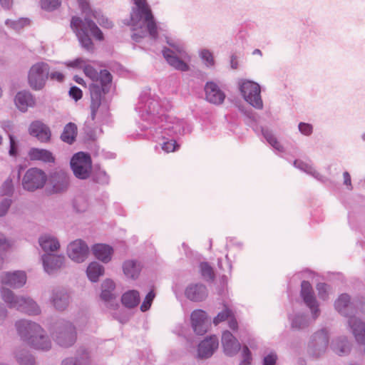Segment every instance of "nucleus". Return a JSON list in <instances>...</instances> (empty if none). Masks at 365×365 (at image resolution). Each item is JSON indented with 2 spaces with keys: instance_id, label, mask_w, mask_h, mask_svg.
Returning <instances> with one entry per match:
<instances>
[{
  "instance_id": "nucleus-44",
  "label": "nucleus",
  "mask_w": 365,
  "mask_h": 365,
  "mask_svg": "<svg viewBox=\"0 0 365 365\" xmlns=\"http://www.w3.org/2000/svg\"><path fill=\"white\" fill-rule=\"evenodd\" d=\"M202 276L207 280H213L215 274L212 267L207 262H202L200 265Z\"/></svg>"
},
{
  "instance_id": "nucleus-54",
  "label": "nucleus",
  "mask_w": 365,
  "mask_h": 365,
  "mask_svg": "<svg viewBox=\"0 0 365 365\" xmlns=\"http://www.w3.org/2000/svg\"><path fill=\"white\" fill-rule=\"evenodd\" d=\"M294 165L296 168H298L300 170H304L306 173H310V174L314 175L315 172H314V173L312 172V170H313L312 168L301 160H294Z\"/></svg>"
},
{
  "instance_id": "nucleus-38",
  "label": "nucleus",
  "mask_w": 365,
  "mask_h": 365,
  "mask_svg": "<svg viewBox=\"0 0 365 365\" xmlns=\"http://www.w3.org/2000/svg\"><path fill=\"white\" fill-rule=\"evenodd\" d=\"M123 304L128 308H133L140 302V294L138 291L130 290L123 294L121 297Z\"/></svg>"
},
{
  "instance_id": "nucleus-55",
  "label": "nucleus",
  "mask_w": 365,
  "mask_h": 365,
  "mask_svg": "<svg viewBox=\"0 0 365 365\" xmlns=\"http://www.w3.org/2000/svg\"><path fill=\"white\" fill-rule=\"evenodd\" d=\"M101 298L106 302L112 303L113 300L115 299V296L113 293V291L108 290V289H102Z\"/></svg>"
},
{
  "instance_id": "nucleus-18",
  "label": "nucleus",
  "mask_w": 365,
  "mask_h": 365,
  "mask_svg": "<svg viewBox=\"0 0 365 365\" xmlns=\"http://www.w3.org/2000/svg\"><path fill=\"white\" fill-rule=\"evenodd\" d=\"M191 324L194 331L198 335L205 334L208 328L207 313L202 309L194 310L190 316Z\"/></svg>"
},
{
  "instance_id": "nucleus-21",
  "label": "nucleus",
  "mask_w": 365,
  "mask_h": 365,
  "mask_svg": "<svg viewBox=\"0 0 365 365\" xmlns=\"http://www.w3.org/2000/svg\"><path fill=\"white\" fill-rule=\"evenodd\" d=\"M222 345L224 353L229 356L236 355L241 349L240 343L229 331L222 333Z\"/></svg>"
},
{
  "instance_id": "nucleus-59",
  "label": "nucleus",
  "mask_w": 365,
  "mask_h": 365,
  "mask_svg": "<svg viewBox=\"0 0 365 365\" xmlns=\"http://www.w3.org/2000/svg\"><path fill=\"white\" fill-rule=\"evenodd\" d=\"M69 96L75 101H78L82 98V91L77 86H72L69 90Z\"/></svg>"
},
{
  "instance_id": "nucleus-50",
  "label": "nucleus",
  "mask_w": 365,
  "mask_h": 365,
  "mask_svg": "<svg viewBox=\"0 0 365 365\" xmlns=\"http://www.w3.org/2000/svg\"><path fill=\"white\" fill-rule=\"evenodd\" d=\"M242 361L240 365H251L252 354L247 346L245 345L242 351Z\"/></svg>"
},
{
  "instance_id": "nucleus-39",
  "label": "nucleus",
  "mask_w": 365,
  "mask_h": 365,
  "mask_svg": "<svg viewBox=\"0 0 365 365\" xmlns=\"http://www.w3.org/2000/svg\"><path fill=\"white\" fill-rule=\"evenodd\" d=\"M123 269L125 275L131 279L137 278L140 272V264L134 260L125 261L123 263Z\"/></svg>"
},
{
  "instance_id": "nucleus-43",
  "label": "nucleus",
  "mask_w": 365,
  "mask_h": 365,
  "mask_svg": "<svg viewBox=\"0 0 365 365\" xmlns=\"http://www.w3.org/2000/svg\"><path fill=\"white\" fill-rule=\"evenodd\" d=\"M74 209L78 212H83L88 208V201L84 196L79 195L73 201Z\"/></svg>"
},
{
  "instance_id": "nucleus-5",
  "label": "nucleus",
  "mask_w": 365,
  "mask_h": 365,
  "mask_svg": "<svg viewBox=\"0 0 365 365\" xmlns=\"http://www.w3.org/2000/svg\"><path fill=\"white\" fill-rule=\"evenodd\" d=\"M141 103H143V106L141 107L143 113V118L145 120L150 121L155 124L163 123V119H167V115L165 111L171 108L172 106L170 103H167L166 106H163L160 104L158 99L153 97H145L141 98Z\"/></svg>"
},
{
  "instance_id": "nucleus-56",
  "label": "nucleus",
  "mask_w": 365,
  "mask_h": 365,
  "mask_svg": "<svg viewBox=\"0 0 365 365\" xmlns=\"http://www.w3.org/2000/svg\"><path fill=\"white\" fill-rule=\"evenodd\" d=\"M11 200L5 198L0 202V217L4 216L11 205Z\"/></svg>"
},
{
  "instance_id": "nucleus-31",
  "label": "nucleus",
  "mask_w": 365,
  "mask_h": 365,
  "mask_svg": "<svg viewBox=\"0 0 365 365\" xmlns=\"http://www.w3.org/2000/svg\"><path fill=\"white\" fill-rule=\"evenodd\" d=\"M28 155L31 160H40L46 163L55 162L53 153L46 149L32 148L29 150Z\"/></svg>"
},
{
  "instance_id": "nucleus-36",
  "label": "nucleus",
  "mask_w": 365,
  "mask_h": 365,
  "mask_svg": "<svg viewBox=\"0 0 365 365\" xmlns=\"http://www.w3.org/2000/svg\"><path fill=\"white\" fill-rule=\"evenodd\" d=\"M291 328L294 330H302L309 327V322L307 316L302 314H296L289 316Z\"/></svg>"
},
{
  "instance_id": "nucleus-46",
  "label": "nucleus",
  "mask_w": 365,
  "mask_h": 365,
  "mask_svg": "<svg viewBox=\"0 0 365 365\" xmlns=\"http://www.w3.org/2000/svg\"><path fill=\"white\" fill-rule=\"evenodd\" d=\"M14 192V185L12 180L9 178H7L1 187H0V194L1 195H8L11 196Z\"/></svg>"
},
{
  "instance_id": "nucleus-3",
  "label": "nucleus",
  "mask_w": 365,
  "mask_h": 365,
  "mask_svg": "<svg viewBox=\"0 0 365 365\" xmlns=\"http://www.w3.org/2000/svg\"><path fill=\"white\" fill-rule=\"evenodd\" d=\"M136 8H133L130 14L131 25L135 27L139 26L141 29L146 24L147 30H142L132 35V39L139 42L146 36L147 31L152 38L158 37L157 25L154 21L151 10L145 0H134Z\"/></svg>"
},
{
  "instance_id": "nucleus-29",
  "label": "nucleus",
  "mask_w": 365,
  "mask_h": 365,
  "mask_svg": "<svg viewBox=\"0 0 365 365\" xmlns=\"http://www.w3.org/2000/svg\"><path fill=\"white\" fill-rule=\"evenodd\" d=\"M91 251L96 259L104 263L109 262L113 254V247L106 244H96Z\"/></svg>"
},
{
  "instance_id": "nucleus-24",
  "label": "nucleus",
  "mask_w": 365,
  "mask_h": 365,
  "mask_svg": "<svg viewBox=\"0 0 365 365\" xmlns=\"http://www.w3.org/2000/svg\"><path fill=\"white\" fill-rule=\"evenodd\" d=\"M351 298L347 294H341L335 301L334 307L339 313L346 317H352L356 312Z\"/></svg>"
},
{
  "instance_id": "nucleus-14",
  "label": "nucleus",
  "mask_w": 365,
  "mask_h": 365,
  "mask_svg": "<svg viewBox=\"0 0 365 365\" xmlns=\"http://www.w3.org/2000/svg\"><path fill=\"white\" fill-rule=\"evenodd\" d=\"M28 132L29 135L36 138L42 143H48L51 139V130L49 126L41 120H34L29 125Z\"/></svg>"
},
{
  "instance_id": "nucleus-63",
  "label": "nucleus",
  "mask_w": 365,
  "mask_h": 365,
  "mask_svg": "<svg viewBox=\"0 0 365 365\" xmlns=\"http://www.w3.org/2000/svg\"><path fill=\"white\" fill-rule=\"evenodd\" d=\"M228 325L229 327L233 331L237 330L238 328V323L235 317L234 312L232 313V316L230 317L228 319Z\"/></svg>"
},
{
  "instance_id": "nucleus-8",
  "label": "nucleus",
  "mask_w": 365,
  "mask_h": 365,
  "mask_svg": "<svg viewBox=\"0 0 365 365\" xmlns=\"http://www.w3.org/2000/svg\"><path fill=\"white\" fill-rule=\"evenodd\" d=\"M54 341L62 347H69L74 344L77 338L75 326L68 321H60L52 333Z\"/></svg>"
},
{
  "instance_id": "nucleus-40",
  "label": "nucleus",
  "mask_w": 365,
  "mask_h": 365,
  "mask_svg": "<svg viewBox=\"0 0 365 365\" xmlns=\"http://www.w3.org/2000/svg\"><path fill=\"white\" fill-rule=\"evenodd\" d=\"M86 273L88 279L91 282H96L98 280L99 277L104 274V267L98 262H93L88 265Z\"/></svg>"
},
{
  "instance_id": "nucleus-37",
  "label": "nucleus",
  "mask_w": 365,
  "mask_h": 365,
  "mask_svg": "<svg viewBox=\"0 0 365 365\" xmlns=\"http://www.w3.org/2000/svg\"><path fill=\"white\" fill-rule=\"evenodd\" d=\"M38 242L41 247L45 252L56 251L60 247L58 241L49 235L41 236Z\"/></svg>"
},
{
  "instance_id": "nucleus-32",
  "label": "nucleus",
  "mask_w": 365,
  "mask_h": 365,
  "mask_svg": "<svg viewBox=\"0 0 365 365\" xmlns=\"http://www.w3.org/2000/svg\"><path fill=\"white\" fill-rule=\"evenodd\" d=\"M62 365H91L89 354L85 349H80L76 357L64 359Z\"/></svg>"
},
{
  "instance_id": "nucleus-17",
  "label": "nucleus",
  "mask_w": 365,
  "mask_h": 365,
  "mask_svg": "<svg viewBox=\"0 0 365 365\" xmlns=\"http://www.w3.org/2000/svg\"><path fill=\"white\" fill-rule=\"evenodd\" d=\"M163 122L160 128L166 135L173 137L185 133V122L182 120L167 115V119H163Z\"/></svg>"
},
{
  "instance_id": "nucleus-53",
  "label": "nucleus",
  "mask_w": 365,
  "mask_h": 365,
  "mask_svg": "<svg viewBox=\"0 0 365 365\" xmlns=\"http://www.w3.org/2000/svg\"><path fill=\"white\" fill-rule=\"evenodd\" d=\"M327 287L328 285L326 283H319L317 285L319 297L323 300L327 299L328 297Z\"/></svg>"
},
{
  "instance_id": "nucleus-57",
  "label": "nucleus",
  "mask_w": 365,
  "mask_h": 365,
  "mask_svg": "<svg viewBox=\"0 0 365 365\" xmlns=\"http://www.w3.org/2000/svg\"><path fill=\"white\" fill-rule=\"evenodd\" d=\"M9 153L11 156H16L17 155V144L14 137L11 134H9Z\"/></svg>"
},
{
  "instance_id": "nucleus-10",
  "label": "nucleus",
  "mask_w": 365,
  "mask_h": 365,
  "mask_svg": "<svg viewBox=\"0 0 365 365\" xmlns=\"http://www.w3.org/2000/svg\"><path fill=\"white\" fill-rule=\"evenodd\" d=\"M240 91L244 99L257 109L263 108V103L260 96V86L258 83L245 81L240 85Z\"/></svg>"
},
{
  "instance_id": "nucleus-48",
  "label": "nucleus",
  "mask_w": 365,
  "mask_h": 365,
  "mask_svg": "<svg viewBox=\"0 0 365 365\" xmlns=\"http://www.w3.org/2000/svg\"><path fill=\"white\" fill-rule=\"evenodd\" d=\"M155 295L153 291H150L148 293L140 306V310L142 312H146L150 308L151 304L155 298Z\"/></svg>"
},
{
  "instance_id": "nucleus-45",
  "label": "nucleus",
  "mask_w": 365,
  "mask_h": 365,
  "mask_svg": "<svg viewBox=\"0 0 365 365\" xmlns=\"http://www.w3.org/2000/svg\"><path fill=\"white\" fill-rule=\"evenodd\" d=\"M233 312L227 307H225V309L219 312L217 315L213 319V324L217 325L220 322H222L229 319L232 316Z\"/></svg>"
},
{
  "instance_id": "nucleus-33",
  "label": "nucleus",
  "mask_w": 365,
  "mask_h": 365,
  "mask_svg": "<svg viewBox=\"0 0 365 365\" xmlns=\"http://www.w3.org/2000/svg\"><path fill=\"white\" fill-rule=\"evenodd\" d=\"M331 349L339 356L346 355L351 351V344L346 337L341 336L332 341Z\"/></svg>"
},
{
  "instance_id": "nucleus-62",
  "label": "nucleus",
  "mask_w": 365,
  "mask_h": 365,
  "mask_svg": "<svg viewBox=\"0 0 365 365\" xmlns=\"http://www.w3.org/2000/svg\"><path fill=\"white\" fill-rule=\"evenodd\" d=\"M49 78L52 81H56L59 83H62L65 79V76L58 71H49Z\"/></svg>"
},
{
  "instance_id": "nucleus-30",
  "label": "nucleus",
  "mask_w": 365,
  "mask_h": 365,
  "mask_svg": "<svg viewBox=\"0 0 365 365\" xmlns=\"http://www.w3.org/2000/svg\"><path fill=\"white\" fill-rule=\"evenodd\" d=\"M163 55L168 63L175 68L182 71H188V65L182 60L180 59L174 51L168 48H165L163 50Z\"/></svg>"
},
{
  "instance_id": "nucleus-26",
  "label": "nucleus",
  "mask_w": 365,
  "mask_h": 365,
  "mask_svg": "<svg viewBox=\"0 0 365 365\" xmlns=\"http://www.w3.org/2000/svg\"><path fill=\"white\" fill-rule=\"evenodd\" d=\"M14 101L16 107L21 112H26L29 107H33L36 103L34 95L26 90L19 91L15 96Z\"/></svg>"
},
{
  "instance_id": "nucleus-1",
  "label": "nucleus",
  "mask_w": 365,
  "mask_h": 365,
  "mask_svg": "<svg viewBox=\"0 0 365 365\" xmlns=\"http://www.w3.org/2000/svg\"><path fill=\"white\" fill-rule=\"evenodd\" d=\"M78 2L85 16L83 19L73 16L71 21V27L75 32L81 47L88 52L93 53L95 51V46L91 36H92L99 41L104 39L101 30L91 19L93 14L97 11H92L87 0H78Z\"/></svg>"
},
{
  "instance_id": "nucleus-12",
  "label": "nucleus",
  "mask_w": 365,
  "mask_h": 365,
  "mask_svg": "<svg viewBox=\"0 0 365 365\" xmlns=\"http://www.w3.org/2000/svg\"><path fill=\"white\" fill-rule=\"evenodd\" d=\"M329 344V334L325 328L316 331L310 339L308 351L315 357H319L325 353Z\"/></svg>"
},
{
  "instance_id": "nucleus-41",
  "label": "nucleus",
  "mask_w": 365,
  "mask_h": 365,
  "mask_svg": "<svg viewBox=\"0 0 365 365\" xmlns=\"http://www.w3.org/2000/svg\"><path fill=\"white\" fill-rule=\"evenodd\" d=\"M14 357L19 365H35L34 357L25 349H16Z\"/></svg>"
},
{
  "instance_id": "nucleus-25",
  "label": "nucleus",
  "mask_w": 365,
  "mask_h": 365,
  "mask_svg": "<svg viewBox=\"0 0 365 365\" xmlns=\"http://www.w3.org/2000/svg\"><path fill=\"white\" fill-rule=\"evenodd\" d=\"M64 260L65 257L61 255L47 253L42 256L43 268L48 274H52L62 267L64 264Z\"/></svg>"
},
{
  "instance_id": "nucleus-11",
  "label": "nucleus",
  "mask_w": 365,
  "mask_h": 365,
  "mask_svg": "<svg viewBox=\"0 0 365 365\" xmlns=\"http://www.w3.org/2000/svg\"><path fill=\"white\" fill-rule=\"evenodd\" d=\"M47 180L46 173L37 168H29L22 179V186L26 190L34 192L42 188Z\"/></svg>"
},
{
  "instance_id": "nucleus-23",
  "label": "nucleus",
  "mask_w": 365,
  "mask_h": 365,
  "mask_svg": "<svg viewBox=\"0 0 365 365\" xmlns=\"http://www.w3.org/2000/svg\"><path fill=\"white\" fill-rule=\"evenodd\" d=\"M205 98L213 104L220 105L225 98V94L214 82H207L205 86Z\"/></svg>"
},
{
  "instance_id": "nucleus-13",
  "label": "nucleus",
  "mask_w": 365,
  "mask_h": 365,
  "mask_svg": "<svg viewBox=\"0 0 365 365\" xmlns=\"http://www.w3.org/2000/svg\"><path fill=\"white\" fill-rule=\"evenodd\" d=\"M300 296L304 304L310 309L313 319L315 320L319 317L320 310L312 286L309 281L303 280L302 282Z\"/></svg>"
},
{
  "instance_id": "nucleus-15",
  "label": "nucleus",
  "mask_w": 365,
  "mask_h": 365,
  "mask_svg": "<svg viewBox=\"0 0 365 365\" xmlns=\"http://www.w3.org/2000/svg\"><path fill=\"white\" fill-rule=\"evenodd\" d=\"M67 254L73 261L83 262L88 255V247L82 240H76L68 245Z\"/></svg>"
},
{
  "instance_id": "nucleus-16",
  "label": "nucleus",
  "mask_w": 365,
  "mask_h": 365,
  "mask_svg": "<svg viewBox=\"0 0 365 365\" xmlns=\"http://www.w3.org/2000/svg\"><path fill=\"white\" fill-rule=\"evenodd\" d=\"M0 282L12 288H20L26 282V274L23 271L4 272L0 275Z\"/></svg>"
},
{
  "instance_id": "nucleus-22",
  "label": "nucleus",
  "mask_w": 365,
  "mask_h": 365,
  "mask_svg": "<svg viewBox=\"0 0 365 365\" xmlns=\"http://www.w3.org/2000/svg\"><path fill=\"white\" fill-rule=\"evenodd\" d=\"M52 191L54 193H61L66 191L69 187V177L62 170L53 173L50 178Z\"/></svg>"
},
{
  "instance_id": "nucleus-7",
  "label": "nucleus",
  "mask_w": 365,
  "mask_h": 365,
  "mask_svg": "<svg viewBox=\"0 0 365 365\" xmlns=\"http://www.w3.org/2000/svg\"><path fill=\"white\" fill-rule=\"evenodd\" d=\"M83 71L93 81L89 86L90 95H91V90L96 86L98 88L99 94L109 93L112 84V75L108 71L104 69L98 73L93 66L86 65Z\"/></svg>"
},
{
  "instance_id": "nucleus-4",
  "label": "nucleus",
  "mask_w": 365,
  "mask_h": 365,
  "mask_svg": "<svg viewBox=\"0 0 365 365\" xmlns=\"http://www.w3.org/2000/svg\"><path fill=\"white\" fill-rule=\"evenodd\" d=\"M1 295L9 308L16 309L29 315H37L40 313L38 306L30 298L16 296L11 290L5 287L1 288Z\"/></svg>"
},
{
  "instance_id": "nucleus-61",
  "label": "nucleus",
  "mask_w": 365,
  "mask_h": 365,
  "mask_svg": "<svg viewBox=\"0 0 365 365\" xmlns=\"http://www.w3.org/2000/svg\"><path fill=\"white\" fill-rule=\"evenodd\" d=\"M10 247V244L3 234L0 233V255L5 252Z\"/></svg>"
},
{
  "instance_id": "nucleus-58",
  "label": "nucleus",
  "mask_w": 365,
  "mask_h": 365,
  "mask_svg": "<svg viewBox=\"0 0 365 365\" xmlns=\"http://www.w3.org/2000/svg\"><path fill=\"white\" fill-rule=\"evenodd\" d=\"M277 360V356L274 352H270L264 357L263 365H275Z\"/></svg>"
},
{
  "instance_id": "nucleus-28",
  "label": "nucleus",
  "mask_w": 365,
  "mask_h": 365,
  "mask_svg": "<svg viewBox=\"0 0 365 365\" xmlns=\"http://www.w3.org/2000/svg\"><path fill=\"white\" fill-rule=\"evenodd\" d=\"M348 324L358 343H365V323L355 316L350 317Z\"/></svg>"
},
{
  "instance_id": "nucleus-20",
  "label": "nucleus",
  "mask_w": 365,
  "mask_h": 365,
  "mask_svg": "<svg viewBox=\"0 0 365 365\" xmlns=\"http://www.w3.org/2000/svg\"><path fill=\"white\" fill-rule=\"evenodd\" d=\"M185 297L190 301L198 302L204 301L208 295L207 289L201 283L189 284L185 290Z\"/></svg>"
},
{
  "instance_id": "nucleus-35",
  "label": "nucleus",
  "mask_w": 365,
  "mask_h": 365,
  "mask_svg": "<svg viewBox=\"0 0 365 365\" xmlns=\"http://www.w3.org/2000/svg\"><path fill=\"white\" fill-rule=\"evenodd\" d=\"M98 88L96 86L91 90V103L90 106L91 108V117L93 120L96 118L97 111L101 106L102 101L106 94H99Z\"/></svg>"
},
{
  "instance_id": "nucleus-64",
  "label": "nucleus",
  "mask_w": 365,
  "mask_h": 365,
  "mask_svg": "<svg viewBox=\"0 0 365 365\" xmlns=\"http://www.w3.org/2000/svg\"><path fill=\"white\" fill-rule=\"evenodd\" d=\"M108 289L113 291L115 289V283L111 279H107L102 284V289Z\"/></svg>"
},
{
  "instance_id": "nucleus-34",
  "label": "nucleus",
  "mask_w": 365,
  "mask_h": 365,
  "mask_svg": "<svg viewBox=\"0 0 365 365\" xmlns=\"http://www.w3.org/2000/svg\"><path fill=\"white\" fill-rule=\"evenodd\" d=\"M77 133L78 129L76 125L70 122L64 126L60 138L63 142L71 145L75 142Z\"/></svg>"
},
{
  "instance_id": "nucleus-19",
  "label": "nucleus",
  "mask_w": 365,
  "mask_h": 365,
  "mask_svg": "<svg viewBox=\"0 0 365 365\" xmlns=\"http://www.w3.org/2000/svg\"><path fill=\"white\" fill-rule=\"evenodd\" d=\"M219 341L216 336L213 335L202 340L197 347V356L200 359H207L212 356L218 348Z\"/></svg>"
},
{
  "instance_id": "nucleus-60",
  "label": "nucleus",
  "mask_w": 365,
  "mask_h": 365,
  "mask_svg": "<svg viewBox=\"0 0 365 365\" xmlns=\"http://www.w3.org/2000/svg\"><path fill=\"white\" fill-rule=\"evenodd\" d=\"M299 130L302 134L309 135L312 133L313 128L311 124L300 123L299 124Z\"/></svg>"
},
{
  "instance_id": "nucleus-42",
  "label": "nucleus",
  "mask_w": 365,
  "mask_h": 365,
  "mask_svg": "<svg viewBox=\"0 0 365 365\" xmlns=\"http://www.w3.org/2000/svg\"><path fill=\"white\" fill-rule=\"evenodd\" d=\"M92 179L93 182L101 185H108L109 182V176L106 171L101 169L95 170L93 172Z\"/></svg>"
},
{
  "instance_id": "nucleus-47",
  "label": "nucleus",
  "mask_w": 365,
  "mask_h": 365,
  "mask_svg": "<svg viewBox=\"0 0 365 365\" xmlns=\"http://www.w3.org/2000/svg\"><path fill=\"white\" fill-rule=\"evenodd\" d=\"M41 8L46 11H53L57 9L60 4V0H41Z\"/></svg>"
},
{
  "instance_id": "nucleus-51",
  "label": "nucleus",
  "mask_w": 365,
  "mask_h": 365,
  "mask_svg": "<svg viewBox=\"0 0 365 365\" xmlns=\"http://www.w3.org/2000/svg\"><path fill=\"white\" fill-rule=\"evenodd\" d=\"M179 147L176 141L174 139H171L162 144V149L166 153L173 152L176 150Z\"/></svg>"
},
{
  "instance_id": "nucleus-2",
  "label": "nucleus",
  "mask_w": 365,
  "mask_h": 365,
  "mask_svg": "<svg viewBox=\"0 0 365 365\" xmlns=\"http://www.w3.org/2000/svg\"><path fill=\"white\" fill-rule=\"evenodd\" d=\"M15 327L21 339L35 349L48 351L51 348V341L43 328L36 322L19 320Z\"/></svg>"
},
{
  "instance_id": "nucleus-49",
  "label": "nucleus",
  "mask_w": 365,
  "mask_h": 365,
  "mask_svg": "<svg viewBox=\"0 0 365 365\" xmlns=\"http://www.w3.org/2000/svg\"><path fill=\"white\" fill-rule=\"evenodd\" d=\"M93 17L96 19L98 24L105 28L110 29L113 27V24L112 21H109L107 18L103 16H101L98 12L93 14Z\"/></svg>"
},
{
  "instance_id": "nucleus-6",
  "label": "nucleus",
  "mask_w": 365,
  "mask_h": 365,
  "mask_svg": "<svg viewBox=\"0 0 365 365\" xmlns=\"http://www.w3.org/2000/svg\"><path fill=\"white\" fill-rule=\"evenodd\" d=\"M51 66L44 61H38L31 66L28 71L27 83L34 91H41L49 78Z\"/></svg>"
},
{
  "instance_id": "nucleus-27",
  "label": "nucleus",
  "mask_w": 365,
  "mask_h": 365,
  "mask_svg": "<svg viewBox=\"0 0 365 365\" xmlns=\"http://www.w3.org/2000/svg\"><path fill=\"white\" fill-rule=\"evenodd\" d=\"M51 301L57 310L63 311L69 304L70 295L64 289H55L52 292Z\"/></svg>"
},
{
  "instance_id": "nucleus-9",
  "label": "nucleus",
  "mask_w": 365,
  "mask_h": 365,
  "mask_svg": "<svg viewBox=\"0 0 365 365\" xmlns=\"http://www.w3.org/2000/svg\"><path fill=\"white\" fill-rule=\"evenodd\" d=\"M70 164L71 170L77 178L86 180L91 176L92 160L89 154L83 152H78L74 154Z\"/></svg>"
},
{
  "instance_id": "nucleus-52",
  "label": "nucleus",
  "mask_w": 365,
  "mask_h": 365,
  "mask_svg": "<svg viewBox=\"0 0 365 365\" xmlns=\"http://www.w3.org/2000/svg\"><path fill=\"white\" fill-rule=\"evenodd\" d=\"M201 58L206 62L207 66H213L214 65V58L212 53L207 49H204L200 52Z\"/></svg>"
}]
</instances>
